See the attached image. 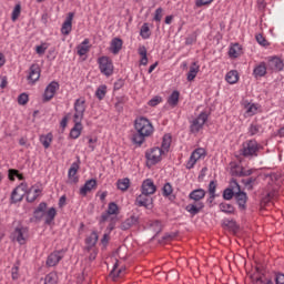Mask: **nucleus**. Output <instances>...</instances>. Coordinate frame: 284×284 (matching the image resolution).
I'll return each instance as SVG.
<instances>
[{
	"label": "nucleus",
	"mask_w": 284,
	"mask_h": 284,
	"mask_svg": "<svg viewBox=\"0 0 284 284\" xmlns=\"http://www.w3.org/2000/svg\"><path fill=\"white\" fill-rule=\"evenodd\" d=\"M232 176H242L243 174V166H234L231 169Z\"/></svg>",
	"instance_id": "50"
},
{
	"label": "nucleus",
	"mask_w": 284,
	"mask_h": 284,
	"mask_svg": "<svg viewBox=\"0 0 284 284\" xmlns=\"http://www.w3.org/2000/svg\"><path fill=\"white\" fill-rule=\"evenodd\" d=\"M74 110L73 121H83V114H85V100H75Z\"/></svg>",
	"instance_id": "10"
},
{
	"label": "nucleus",
	"mask_w": 284,
	"mask_h": 284,
	"mask_svg": "<svg viewBox=\"0 0 284 284\" xmlns=\"http://www.w3.org/2000/svg\"><path fill=\"white\" fill-rule=\"evenodd\" d=\"M141 192L142 194H148L149 196H152V194L156 192V185H154V181H152L151 179L144 180L141 185Z\"/></svg>",
	"instance_id": "13"
},
{
	"label": "nucleus",
	"mask_w": 284,
	"mask_h": 284,
	"mask_svg": "<svg viewBox=\"0 0 284 284\" xmlns=\"http://www.w3.org/2000/svg\"><path fill=\"white\" fill-rule=\"evenodd\" d=\"M230 190H233V192H240L241 191V185L236 181V179H232L230 182Z\"/></svg>",
	"instance_id": "48"
},
{
	"label": "nucleus",
	"mask_w": 284,
	"mask_h": 284,
	"mask_svg": "<svg viewBox=\"0 0 284 284\" xmlns=\"http://www.w3.org/2000/svg\"><path fill=\"white\" fill-rule=\"evenodd\" d=\"M206 122H207V113L201 112L199 116L192 121V124L190 126V132H192V134H199V132L203 130V126L205 125Z\"/></svg>",
	"instance_id": "5"
},
{
	"label": "nucleus",
	"mask_w": 284,
	"mask_h": 284,
	"mask_svg": "<svg viewBox=\"0 0 284 284\" xmlns=\"http://www.w3.org/2000/svg\"><path fill=\"white\" fill-rule=\"evenodd\" d=\"M99 242V234L97 233V231H93L87 239H85V243L87 245H97V243Z\"/></svg>",
	"instance_id": "33"
},
{
	"label": "nucleus",
	"mask_w": 284,
	"mask_h": 284,
	"mask_svg": "<svg viewBox=\"0 0 284 284\" xmlns=\"http://www.w3.org/2000/svg\"><path fill=\"white\" fill-rule=\"evenodd\" d=\"M88 43H90V40L84 39V41L81 43V45H78V54L80 57H85L88 52H90V47H88Z\"/></svg>",
	"instance_id": "26"
},
{
	"label": "nucleus",
	"mask_w": 284,
	"mask_h": 284,
	"mask_svg": "<svg viewBox=\"0 0 284 284\" xmlns=\"http://www.w3.org/2000/svg\"><path fill=\"white\" fill-rule=\"evenodd\" d=\"M72 19H74V12H69L61 28L62 34L68 36L72 32Z\"/></svg>",
	"instance_id": "16"
},
{
	"label": "nucleus",
	"mask_w": 284,
	"mask_h": 284,
	"mask_svg": "<svg viewBox=\"0 0 284 284\" xmlns=\"http://www.w3.org/2000/svg\"><path fill=\"white\" fill-rule=\"evenodd\" d=\"M267 68H270V70H273L275 72H281V70H283L284 68L283 60H281V58L278 57H273L268 60Z\"/></svg>",
	"instance_id": "15"
},
{
	"label": "nucleus",
	"mask_w": 284,
	"mask_h": 284,
	"mask_svg": "<svg viewBox=\"0 0 284 284\" xmlns=\"http://www.w3.org/2000/svg\"><path fill=\"white\" fill-rule=\"evenodd\" d=\"M141 223V217H139V215H131L130 217H128L124 222H122L121 224V230L125 231V230H130L131 227H136L139 226Z\"/></svg>",
	"instance_id": "12"
},
{
	"label": "nucleus",
	"mask_w": 284,
	"mask_h": 284,
	"mask_svg": "<svg viewBox=\"0 0 284 284\" xmlns=\"http://www.w3.org/2000/svg\"><path fill=\"white\" fill-rule=\"evenodd\" d=\"M224 225H225V227H229L230 230H236L237 229L236 222H234L232 220L231 221L230 220L225 221Z\"/></svg>",
	"instance_id": "59"
},
{
	"label": "nucleus",
	"mask_w": 284,
	"mask_h": 284,
	"mask_svg": "<svg viewBox=\"0 0 284 284\" xmlns=\"http://www.w3.org/2000/svg\"><path fill=\"white\" fill-rule=\"evenodd\" d=\"M209 194H216V181H211L209 184Z\"/></svg>",
	"instance_id": "57"
},
{
	"label": "nucleus",
	"mask_w": 284,
	"mask_h": 284,
	"mask_svg": "<svg viewBox=\"0 0 284 284\" xmlns=\"http://www.w3.org/2000/svg\"><path fill=\"white\" fill-rule=\"evenodd\" d=\"M29 101V97L27 93H21L19 97H18V103L19 105H26Z\"/></svg>",
	"instance_id": "49"
},
{
	"label": "nucleus",
	"mask_w": 284,
	"mask_h": 284,
	"mask_svg": "<svg viewBox=\"0 0 284 284\" xmlns=\"http://www.w3.org/2000/svg\"><path fill=\"white\" fill-rule=\"evenodd\" d=\"M176 233H166L163 237L162 241H172V239H175Z\"/></svg>",
	"instance_id": "63"
},
{
	"label": "nucleus",
	"mask_w": 284,
	"mask_h": 284,
	"mask_svg": "<svg viewBox=\"0 0 284 284\" xmlns=\"http://www.w3.org/2000/svg\"><path fill=\"white\" fill-rule=\"evenodd\" d=\"M193 158H195V160H201L205 156V150L204 149H196L192 152Z\"/></svg>",
	"instance_id": "44"
},
{
	"label": "nucleus",
	"mask_w": 284,
	"mask_h": 284,
	"mask_svg": "<svg viewBox=\"0 0 284 284\" xmlns=\"http://www.w3.org/2000/svg\"><path fill=\"white\" fill-rule=\"evenodd\" d=\"M74 126L71 129L70 136L71 139H78L81 136V130H83V124H81L80 120H73Z\"/></svg>",
	"instance_id": "21"
},
{
	"label": "nucleus",
	"mask_w": 284,
	"mask_h": 284,
	"mask_svg": "<svg viewBox=\"0 0 284 284\" xmlns=\"http://www.w3.org/2000/svg\"><path fill=\"white\" fill-rule=\"evenodd\" d=\"M256 110H257V108H256L255 104H248V105L246 106V112H247V114H256Z\"/></svg>",
	"instance_id": "61"
},
{
	"label": "nucleus",
	"mask_w": 284,
	"mask_h": 284,
	"mask_svg": "<svg viewBox=\"0 0 284 284\" xmlns=\"http://www.w3.org/2000/svg\"><path fill=\"white\" fill-rule=\"evenodd\" d=\"M257 43L260 45H263V48L270 45V43L267 42V40L265 39V37H263V34L258 33L256 37H255Z\"/></svg>",
	"instance_id": "47"
},
{
	"label": "nucleus",
	"mask_w": 284,
	"mask_h": 284,
	"mask_svg": "<svg viewBox=\"0 0 284 284\" xmlns=\"http://www.w3.org/2000/svg\"><path fill=\"white\" fill-rule=\"evenodd\" d=\"M45 210H48V203L41 202L36 209V212H42V214H45Z\"/></svg>",
	"instance_id": "55"
},
{
	"label": "nucleus",
	"mask_w": 284,
	"mask_h": 284,
	"mask_svg": "<svg viewBox=\"0 0 284 284\" xmlns=\"http://www.w3.org/2000/svg\"><path fill=\"white\" fill-rule=\"evenodd\" d=\"M108 93V87L100 85L95 91V97L99 101H103L105 99V94Z\"/></svg>",
	"instance_id": "35"
},
{
	"label": "nucleus",
	"mask_w": 284,
	"mask_h": 284,
	"mask_svg": "<svg viewBox=\"0 0 284 284\" xmlns=\"http://www.w3.org/2000/svg\"><path fill=\"white\" fill-rule=\"evenodd\" d=\"M140 36L142 37V39H150L151 33L148 22L143 23V26L141 27Z\"/></svg>",
	"instance_id": "38"
},
{
	"label": "nucleus",
	"mask_w": 284,
	"mask_h": 284,
	"mask_svg": "<svg viewBox=\"0 0 284 284\" xmlns=\"http://www.w3.org/2000/svg\"><path fill=\"white\" fill-rule=\"evenodd\" d=\"M20 14H21V4H16L11 16L12 21H17Z\"/></svg>",
	"instance_id": "45"
},
{
	"label": "nucleus",
	"mask_w": 284,
	"mask_h": 284,
	"mask_svg": "<svg viewBox=\"0 0 284 284\" xmlns=\"http://www.w3.org/2000/svg\"><path fill=\"white\" fill-rule=\"evenodd\" d=\"M152 196L141 193L136 199H135V205L138 207H145L146 210H150L152 207Z\"/></svg>",
	"instance_id": "11"
},
{
	"label": "nucleus",
	"mask_w": 284,
	"mask_h": 284,
	"mask_svg": "<svg viewBox=\"0 0 284 284\" xmlns=\"http://www.w3.org/2000/svg\"><path fill=\"white\" fill-rule=\"evenodd\" d=\"M116 267H119V262L114 264L112 271L110 272V276H112L113 280L119 278V276H121V273L123 272V268L116 271Z\"/></svg>",
	"instance_id": "41"
},
{
	"label": "nucleus",
	"mask_w": 284,
	"mask_h": 284,
	"mask_svg": "<svg viewBox=\"0 0 284 284\" xmlns=\"http://www.w3.org/2000/svg\"><path fill=\"white\" fill-rule=\"evenodd\" d=\"M241 54V45H239V43L234 44L233 47L230 48L229 50V55L232 59H236L239 58Z\"/></svg>",
	"instance_id": "34"
},
{
	"label": "nucleus",
	"mask_w": 284,
	"mask_h": 284,
	"mask_svg": "<svg viewBox=\"0 0 284 284\" xmlns=\"http://www.w3.org/2000/svg\"><path fill=\"white\" fill-rule=\"evenodd\" d=\"M150 225L153 229V231L155 232V235L161 234V232H163V224L161 223V221L154 220L151 222Z\"/></svg>",
	"instance_id": "37"
},
{
	"label": "nucleus",
	"mask_w": 284,
	"mask_h": 284,
	"mask_svg": "<svg viewBox=\"0 0 284 284\" xmlns=\"http://www.w3.org/2000/svg\"><path fill=\"white\" fill-rule=\"evenodd\" d=\"M122 48H123V40H121V38H114L111 41V52H112V54H119V52H121Z\"/></svg>",
	"instance_id": "22"
},
{
	"label": "nucleus",
	"mask_w": 284,
	"mask_h": 284,
	"mask_svg": "<svg viewBox=\"0 0 284 284\" xmlns=\"http://www.w3.org/2000/svg\"><path fill=\"white\" fill-rule=\"evenodd\" d=\"M170 145H172V135L164 134L160 150L162 152H170Z\"/></svg>",
	"instance_id": "24"
},
{
	"label": "nucleus",
	"mask_w": 284,
	"mask_h": 284,
	"mask_svg": "<svg viewBox=\"0 0 284 284\" xmlns=\"http://www.w3.org/2000/svg\"><path fill=\"white\" fill-rule=\"evenodd\" d=\"M235 201L240 210H247V193L243 191H235Z\"/></svg>",
	"instance_id": "14"
},
{
	"label": "nucleus",
	"mask_w": 284,
	"mask_h": 284,
	"mask_svg": "<svg viewBox=\"0 0 284 284\" xmlns=\"http://www.w3.org/2000/svg\"><path fill=\"white\" fill-rule=\"evenodd\" d=\"M125 85V80L119 79L116 82H114L113 90H121Z\"/></svg>",
	"instance_id": "56"
},
{
	"label": "nucleus",
	"mask_w": 284,
	"mask_h": 284,
	"mask_svg": "<svg viewBox=\"0 0 284 284\" xmlns=\"http://www.w3.org/2000/svg\"><path fill=\"white\" fill-rule=\"evenodd\" d=\"M242 183L244 185V187H246V190H254V185H256V178L255 176H251L248 179H243Z\"/></svg>",
	"instance_id": "32"
},
{
	"label": "nucleus",
	"mask_w": 284,
	"mask_h": 284,
	"mask_svg": "<svg viewBox=\"0 0 284 284\" xmlns=\"http://www.w3.org/2000/svg\"><path fill=\"white\" fill-rule=\"evenodd\" d=\"M189 199L194 201V203L187 204L185 210L186 212L191 213L192 216H196V214H199V212H201L205 207V204L201 202L202 199H205V190L203 189L193 190L190 193Z\"/></svg>",
	"instance_id": "2"
},
{
	"label": "nucleus",
	"mask_w": 284,
	"mask_h": 284,
	"mask_svg": "<svg viewBox=\"0 0 284 284\" xmlns=\"http://www.w3.org/2000/svg\"><path fill=\"white\" fill-rule=\"evenodd\" d=\"M57 216V209L51 207L47 212V219H45V224L50 225L52 223V220Z\"/></svg>",
	"instance_id": "39"
},
{
	"label": "nucleus",
	"mask_w": 284,
	"mask_h": 284,
	"mask_svg": "<svg viewBox=\"0 0 284 284\" xmlns=\"http://www.w3.org/2000/svg\"><path fill=\"white\" fill-rule=\"evenodd\" d=\"M260 130L261 126H258L257 124H251L248 133L251 134V136H254L255 134H258Z\"/></svg>",
	"instance_id": "51"
},
{
	"label": "nucleus",
	"mask_w": 284,
	"mask_h": 284,
	"mask_svg": "<svg viewBox=\"0 0 284 284\" xmlns=\"http://www.w3.org/2000/svg\"><path fill=\"white\" fill-rule=\"evenodd\" d=\"M40 77H41V68H39V64H31L29 69L28 80L36 83V81H39Z\"/></svg>",
	"instance_id": "17"
},
{
	"label": "nucleus",
	"mask_w": 284,
	"mask_h": 284,
	"mask_svg": "<svg viewBox=\"0 0 284 284\" xmlns=\"http://www.w3.org/2000/svg\"><path fill=\"white\" fill-rule=\"evenodd\" d=\"M40 143L43 145L45 150H48V148H50L52 143V133H48L47 135H41Z\"/></svg>",
	"instance_id": "31"
},
{
	"label": "nucleus",
	"mask_w": 284,
	"mask_h": 284,
	"mask_svg": "<svg viewBox=\"0 0 284 284\" xmlns=\"http://www.w3.org/2000/svg\"><path fill=\"white\" fill-rule=\"evenodd\" d=\"M225 81L230 83L231 85H234V83L239 82V71L232 70L226 73Z\"/></svg>",
	"instance_id": "25"
},
{
	"label": "nucleus",
	"mask_w": 284,
	"mask_h": 284,
	"mask_svg": "<svg viewBox=\"0 0 284 284\" xmlns=\"http://www.w3.org/2000/svg\"><path fill=\"white\" fill-rule=\"evenodd\" d=\"M255 284H274V282H272V280L264 282L263 277H257Z\"/></svg>",
	"instance_id": "64"
},
{
	"label": "nucleus",
	"mask_w": 284,
	"mask_h": 284,
	"mask_svg": "<svg viewBox=\"0 0 284 284\" xmlns=\"http://www.w3.org/2000/svg\"><path fill=\"white\" fill-rule=\"evenodd\" d=\"M161 102V97H155L149 101L151 108H156V104Z\"/></svg>",
	"instance_id": "60"
},
{
	"label": "nucleus",
	"mask_w": 284,
	"mask_h": 284,
	"mask_svg": "<svg viewBox=\"0 0 284 284\" xmlns=\"http://www.w3.org/2000/svg\"><path fill=\"white\" fill-rule=\"evenodd\" d=\"M253 74L256 78L265 77V74H267V65L265 64V62H261L257 67H255L253 70Z\"/></svg>",
	"instance_id": "23"
},
{
	"label": "nucleus",
	"mask_w": 284,
	"mask_h": 284,
	"mask_svg": "<svg viewBox=\"0 0 284 284\" xmlns=\"http://www.w3.org/2000/svg\"><path fill=\"white\" fill-rule=\"evenodd\" d=\"M12 281H19V266H13L11 268Z\"/></svg>",
	"instance_id": "54"
},
{
	"label": "nucleus",
	"mask_w": 284,
	"mask_h": 284,
	"mask_svg": "<svg viewBox=\"0 0 284 284\" xmlns=\"http://www.w3.org/2000/svg\"><path fill=\"white\" fill-rule=\"evenodd\" d=\"M196 161H199V160H196V158H193V155L191 154V156L186 163L187 170H192V168H194V165H196Z\"/></svg>",
	"instance_id": "53"
},
{
	"label": "nucleus",
	"mask_w": 284,
	"mask_h": 284,
	"mask_svg": "<svg viewBox=\"0 0 284 284\" xmlns=\"http://www.w3.org/2000/svg\"><path fill=\"white\" fill-rule=\"evenodd\" d=\"M8 172L9 181H14V176H17L19 181H23L24 179L23 174L19 173V170L17 169H10Z\"/></svg>",
	"instance_id": "36"
},
{
	"label": "nucleus",
	"mask_w": 284,
	"mask_h": 284,
	"mask_svg": "<svg viewBox=\"0 0 284 284\" xmlns=\"http://www.w3.org/2000/svg\"><path fill=\"white\" fill-rule=\"evenodd\" d=\"M134 130L136 132L132 136V142L135 145H139V148L145 143V139H148V136H152L154 133V126L152 125V122H150L148 118L144 116L135 119Z\"/></svg>",
	"instance_id": "1"
},
{
	"label": "nucleus",
	"mask_w": 284,
	"mask_h": 284,
	"mask_svg": "<svg viewBox=\"0 0 284 284\" xmlns=\"http://www.w3.org/2000/svg\"><path fill=\"white\" fill-rule=\"evenodd\" d=\"M196 74H199V65H196V62H193L187 72V81H194V79H196Z\"/></svg>",
	"instance_id": "27"
},
{
	"label": "nucleus",
	"mask_w": 284,
	"mask_h": 284,
	"mask_svg": "<svg viewBox=\"0 0 284 284\" xmlns=\"http://www.w3.org/2000/svg\"><path fill=\"white\" fill-rule=\"evenodd\" d=\"M235 194H236V191H233V189L227 187L223 191L222 196H223L224 201H232V199H234Z\"/></svg>",
	"instance_id": "40"
},
{
	"label": "nucleus",
	"mask_w": 284,
	"mask_h": 284,
	"mask_svg": "<svg viewBox=\"0 0 284 284\" xmlns=\"http://www.w3.org/2000/svg\"><path fill=\"white\" fill-rule=\"evenodd\" d=\"M106 212L111 215L119 214V205L114 202H110Z\"/></svg>",
	"instance_id": "42"
},
{
	"label": "nucleus",
	"mask_w": 284,
	"mask_h": 284,
	"mask_svg": "<svg viewBox=\"0 0 284 284\" xmlns=\"http://www.w3.org/2000/svg\"><path fill=\"white\" fill-rule=\"evenodd\" d=\"M65 254L64 250L54 251L47 257V266L48 267H54L55 265H59L61 260L63 258V255Z\"/></svg>",
	"instance_id": "9"
},
{
	"label": "nucleus",
	"mask_w": 284,
	"mask_h": 284,
	"mask_svg": "<svg viewBox=\"0 0 284 284\" xmlns=\"http://www.w3.org/2000/svg\"><path fill=\"white\" fill-rule=\"evenodd\" d=\"M116 185L118 190H121V192H128L130 187V179L124 178L122 180H118Z\"/></svg>",
	"instance_id": "29"
},
{
	"label": "nucleus",
	"mask_w": 284,
	"mask_h": 284,
	"mask_svg": "<svg viewBox=\"0 0 284 284\" xmlns=\"http://www.w3.org/2000/svg\"><path fill=\"white\" fill-rule=\"evenodd\" d=\"M212 1H214V0H196L195 6L197 8H201L203 6H210V3H212Z\"/></svg>",
	"instance_id": "58"
},
{
	"label": "nucleus",
	"mask_w": 284,
	"mask_h": 284,
	"mask_svg": "<svg viewBox=\"0 0 284 284\" xmlns=\"http://www.w3.org/2000/svg\"><path fill=\"white\" fill-rule=\"evenodd\" d=\"M161 19H163V8H158L155 10V14H154L153 20L161 22Z\"/></svg>",
	"instance_id": "52"
},
{
	"label": "nucleus",
	"mask_w": 284,
	"mask_h": 284,
	"mask_svg": "<svg viewBox=\"0 0 284 284\" xmlns=\"http://www.w3.org/2000/svg\"><path fill=\"white\" fill-rule=\"evenodd\" d=\"M94 187H97V180L91 179L88 180L84 185L80 189V194L82 196H87L88 192H92V190H94Z\"/></svg>",
	"instance_id": "20"
},
{
	"label": "nucleus",
	"mask_w": 284,
	"mask_h": 284,
	"mask_svg": "<svg viewBox=\"0 0 284 284\" xmlns=\"http://www.w3.org/2000/svg\"><path fill=\"white\" fill-rule=\"evenodd\" d=\"M99 68L102 74L104 77H112L114 73V64H112V59L109 57H101L98 60Z\"/></svg>",
	"instance_id": "4"
},
{
	"label": "nucleus",
	"mask_w": 284,
	"mask_h": 284,
	"mask_svg": "<svg viewBox=\"0 0 284 284\" xmlns=\"http://www.w3.org/2000/svg\"><path fill=\"white\" fill-rule=\"evenodd\" d=\"M59 88L60 85L57 81H52L47 85L43 94L44 103H48V101H52V99H54V94H57V90H59Z\"/></svg>",
	"instance_id": "8"
},
{
	"label": "nucleus",
	"mask_w": 284,
	"mask_h": 284,
	"mask_svg": "<svg viewBox=\"0 0 284 284\" xmlns=\"http://www.w3.org/2000/svg\"><path fill=\"white\" fill-rule=\"evenodd\" d=\"M258 150H261L258 142H256V140H248L243 143L241 153L246 158L247 156H258Z\"/></svg>",
	"instance_id": "3"
},
{
	"label": "nucleus",
	"mask_w": 284,
	"mask_h": 284,
	"mask_svg": "<svg viewBox=\"0 0 284 284\" xmlns=\"http://www.w3.org/2000/svg\"><path fill=\"white\" fill-rule=\"evenodd\" d=\"M275 283H276V284H284V274H283V273H278V274L275 276Z\"/></svg>",
	"instance_id": "62"
},
{
	"label": "nucleus",
	"mask_w": 284,
	"mask_h": 284,
	"mask_svg": "<svg viewBox=\"0 0 284 284\" xmlns=\"http://www.w3.org/2000/svg\"><path fill=\"white\" fill-rule=\"evenodd\" d=\"M27 232H28V230L26 227H16V230L13 232V239H16V241H18V243L20 245H24Z\"/></svg>",
	"instance_id": "19"
},
{
	"label": "nucleus",
	"mask_w": 284,
	"mask_h": 284,
	"mask_svg": "<svg viewBox=\"0 0 284 284\" xmlns=\"http://www.w3.org/2000/svg\"><path fill=\"white\" fill-rule=\"evenodd\" d=\"M163 154H165L163 149L155 146L145 152V159L151 162V165H156V163H161Z\"/></svg>",
	"instance_id": "6"
},
{
	"label": "nucleus",
	"mask_w": 284,
	"mask_h": 284,
	"mask_svg": "<svg viewBox=\"0 0 284 284\" xmlns=\"http://www.w3.org/2000/svg\"><path fill=\"white\" fill-rule=\"evenodd\" d=\"M44 284H57V275L53 273H49L44 277Z\"/></svg>",
	"instance_id": "46"
},
{
	"label": "nucleus",
	"mask_w": 284,
	"mask_h": 284,
	"mask_svg": "<svg viewBox=\"0 0 284 284\" xmlns=\"http://www.w3.org/2000/svg\"><path fill=\"white\" fill-rule=\"evenodd\" d=\"M172 192H174V190L172 189V184H170V182L165 183L162 189L163 196H170Z\"/></svg>",
	"instance_id": "43"
},
{
	"label": "nucleus",
	"mask_w": 284,
	"mask_h": 284,
	"mask_svg": "<svg viewBox=\"0 0 284 284\" xmlns=\"http://www.w3.org/2000/svg\"><path fill=\"white\" fill-rule=\"evenodd\" d=\"M77 172H79V162H73L68 172L70 183H79V176H77Z\"/></svg>",
	"instance_id": "18"
},
{
	"label": "nucleus",
	"mask_w": 284,
	"mask_h": 284,
	"mask_svg": "<svg viewBox=\"0 0 284 284\" xmlns=\"http://www.w3.org/2000/svg\"><path fill=\"white\" fill-rule=\"evenodd\" d=\"M28 194V184L21 183L11 193V203H20L23 201V196Z\"/></svg>",
	"instance_id": "7"
},
{
	"label": "nucleus",
	"mask_w": 284,
	"mask_h": 284,
	"mask_svg": "<svg viewBox=\"0 0 284 284\" xmlns=\"http://www.w3.org/2000/svg\"><path fill=\"white\" fill-rule=\"evenodd\" d=\"M220 210H221V212H224V214H234L236 209L232 204L222 202V203H220Z\"/></svg>",
	"instance_id": "30"
},
{
	"label": "nucleus",
	"mask_w": 284,
	"mask_h": 284,
	"mask_svg": "<svg viewBox=\"0 0 284 284\" xmlns=\"http://www.w3.org/2000/svg\"><path fill=\"white\" fill-rule=\"evenodd\" d=\"M179 97H181V93L179 91H173L168 99L169 105L176 108V105H179Z\"/></svg>",
	"instance_id": "28"
}]
</instances>
